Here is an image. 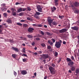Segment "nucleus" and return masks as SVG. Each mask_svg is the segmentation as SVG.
I'll use <instances>...</instances> for the list:
<instances>
[{"mask_svg": "<svg viewBox=\"0 0 79 79\" xmlns=\"http://www.w3.org/2000/svg\"><path fill=\"white\" fill-rule=\"evenodd\" d=\"M52 24H53V25L56 26L57 24L56 22H52Z\"/></svg>", "mask_w": 79, "mask_h": 79, "instance_id": "obj_34", "label": "nucleus"}, {"mask_svg": "<svg viewBox=\"0 0 79 79\" xmlns=\"http://www.w3.org/2000/svg\"><path fill=\"white\" fill-rule=\"evenodd\" d=\"M74 5L76 6H78L79 5V4L78 3V2H76L74 3Z\"/></svg>", "mask_w": 79, "mask_h": 79, "instance_id": "obj_28", "label": "nucleus"}, {"mask_svg": "<svg viewBox=\"0 0 79 79\" xmlns=\"http://www.w3.org/2000/svg\"><path fill=\"white\" fill-rule=\"evenodd\" d=\"M17 55L16 54H13L12 55V56L14 58H15Z\"/></svg>", "mask_w": 79, "mask_h": 79, "instance_id": "obj_18", "label": "nucleus"}, {"mask_svg": "<svg viewBox=\"0 0 79 79\" xmlns=\"http://www.w3.org/2000/svg\"><path fill=\"white\" fill-rule=\"evenodd\" d=\"M61 45V43H60L59 42H58L57 43H56V44L55 46L57 48H59L60 47Z\"/></svg>", "mask_w": 79, "mask_h": 79, "instance_id": "obj_2", "label": "nucleus"}, {"mask_svg": "<svg viewBox=\"0 0 79 79\" xmlns=\"http://www.w3.org/2000/svg\"><path fill=\"white\" fill-rule=\"evenodd\" d=\"M27 36L29 39H32L33 38V36L32 35H27Z\"/></svg>", "mask_w": 79, "mask_h": 79, "instance_id": "obj_14", "label": "nucleus"}, {"mask_svg": "<svg viewBox=\"0 0 79 79\" xmlns=\"http://www.w3.org/2000/svg\"><path fill=\"white\" fill-rule=\"evenodd\" d=\"M71 67H72L71 68V70L72 71H74L75 70V66H70Z\"/></svg>", "mask_w": 79, "mask_h": 79, "instance_id": "obj_16", "label": "nucleus"}, {"mask_svg": "<svg viewBox=\"0 0 79 79\" xmlns=\"http://www.w3.org/2000/svg\"><path fill=\"white\" fill-rule=\"evenodd\" d=\"M52 9V12H54L56 9V8L55 6H53V8H51Z\"/></svg>", "mask_w": 79, "mask_h": 79, "instance_id": "obj_13", "label": "nucleus"}, {"mask_svg": "<svg viewBox=\"0 0 79 79\" xmlns=\"http://www.w3.org/2000/svg\"><path fill=\"white\" fill-rule=\"evenodd\" d=\"M19 4H20V3H19L18 2H16V3L15 4L16 5H19Z\"/></svg>", "mask_w": 79, "mask_h": 79, "instance_id": "obj_64", "label": "nucleus"}, {"mask_svg": "<svg viewBox=\"0 0 79 79\" xmlns=\"http://www.w3.org/2000/svg\"><path fill=\"white\" fill-rule=\"evenodd\" d=\"M48 43L51 46H53V43L52 42H51L50 40H49L48 41Z\"/></svg>", "mask_w": 79, "mask_h": 79, "instance_id": "obj_10", "label": "nucleus"}, {"mask_svg": "<svg viewBox=\"0 0 79 79\" xmlns=\"http://www.w3.org/2000/svg\"><path fill=\"white\" fill-rule=\"evenodd\" d=\"M74 63L73 61H70L69 62V63H68V65L70 66V65H73L74 64Z\"/></svg>", "mask_w": 79, "mask_h": 79, "instance_id": "obj_11", "label": "nucleus"}, {"mask_svg": "<svg viewBox=\"0 0 79 79\" xmlns=\"http://www.w3.org/2000/svg\"><path fill=\"white\" fill-rule=\"evenodd\" d=\"M51 46H47V48H48V49H49V51H50V52H52V49H51Z\"/></svg>", "mask_w": 79, "mask_h": 79, "instance_id": "obj_12", "label": "nucleus"}, {"mask_svg": "<svg viewBox=\"0 0 79 79\" xmlns=\"http://www.w3.org/2000/svg\"><path fill=\"white\" fill-rule=\"evenodd\" d=\"M38 53L39 54H41L42 53V51H38Z\"/></svg>", "mask_w": 79, "mask_h": 79, "instance_id": "obj_54", "label": "nucleus"}, {"mask_svg": "<svg viewBox=\"0 0 79 79\" xmlns=\"http://www.w3.org/2000/svg\"><path fill=\"white\" fill-rule=\"evenodd\" d=\"M36 40L37 41L40 40V39L39 38V37H37L36 38Z\"/></svg>", "mask_w": 79, "mask_h": 79, "instance_id": "obj_47", "label": "nucleus"}, {"mask_svg": "<svg viewBox=\"0 0 79 79\" xmlns=\"http://www.w3.org/2000/svg\"><path fill=\"white\" fill-rule=\"evenodd\" d=\"M46 34L48 35H49V36H51L52 35V33H49L48 32H46Z\"/></svg>", "mask_w": 79, "mask_h": 79, "instance_id": "obj_23", "label": "nucleus"}, {"mask_svg": "<svg viewBox=\"0 0 79 79\" xmlns=\"http://www.w3.org/2000/svg\"><path fill=\"white\" fill-rule=\"evenodd\" d=\"M26 48H23V49L22 50L23 52L24 53H25L26 52Z\"/></svg>", "mask_w": 79, "mask_h": 79, "instance_id": "obj_29", "label": "nucleus"}, {"mask_svg": "<svg viewBox=\"0 0 79 79\" xmlns=\"http://www.w3.org/2000/svg\"><path fill=\"white\" fill-rule=\"evenodd\" d=\"M2 25H0V32H2Z\"/></svg>", "mask_w": 79, "mask_h": 79, "instance_id": "obj_40", "label": "nucleus"}, {"mask_svg": "<svg viewBox=\"0 0 79 79\" xmlns=\"http://www.w3.org/2000/svg\"><path fill=\"white\" fill-rule=\"evenodd\" d=\"M2 6H5L6 5V4L5 3H3L2 4Z\"/></svg>", "mask_w": 79, "mask_h": 79, "instance_id": "obj_62", "label": "nucleus"}, {"mask_svg": "<svg viewBox=\"0 0 79 79\" xmlns=\"http://www.w3.org/2000/svg\"><path fill=\"white\" fill-rule=\"evenodd\" d=\"M64 16L59 15V18L60 19H62V18H64Z\"/></svg>", "mask_w": 79, "mask_h": 79, "instance_id": "obj_37", "label": "nucleus"}, {"mask_svg": "<svg viewBox=\"0 0 79 79\" xmlns=\"http://www.w3.org/2000/svg\"><path fill=\"white\" fill-rule=\"evenodd\" d=\"M14 75H15V76H16L17 75V73L15 72H14Z\"/></svg>", "mask_w": 79, "mask_h": 79, "instance_id": "obj_55", "label": "nucleus"}, {"mask_svg": "<svg viewBox=\"0 0 79 79\" xmlns=\"http://www.w3.org/2000/svg\"><path fill=\"white\" fill-rule=\"evenodd\" d=\"M17 25L20 26H22V23H17Z\"/></svg>", "mask_w": 79, "mask_h": 79, "instance_id": "obj_35", "label": "nucleus"}, {"mask_svg": "<svg viewBox=\"0 0 79 79\" xmlns=\"http://www.w3.org/2000/svg\"><path fill=\"white\" fill-rule=\"evenodd\" d=\"M27 20L29 21H30L31 20V19L30 17H28L27 18Z\"/></svg>", "mask_w": 79, "mask_h": 79, "instance_id": "obj_50", "label": "nucleus"}, {"mask_svg": "<svg viewBox=\"0 0 79 79\" xmlns=\"http://www.w3.org/2000/svg\"><path fill=\"white\" fill-rule=\"evenodd\" d=\"M68 8V6L67 5H66L65 6V9L66 10H67Z\"/></svg>", "mask_w": 79, "mask_h": 79, "instance_id": "obj_48", "label": "nucleus"}, {"mask_svg": "<svg viewBox=\"0 0 79 79\" xmlns=\"http://www.w3.org/2000/svg\"><path fill=\"white\" fill-rule=\"evenodd\" d=\"M37 8L38 9V11L40 12H42V8L40 7V5H38L37 6Z\"/></svg>", "mask_w": 79, "mask_h": 79, "instance_id": "obj_3", "label": "nucleus"}, {"mask_svg": "<svg viewBox=\"0 0 79 79\" xmlns=\"http://www.w3.org/2000/svg\"><path fill=\"white\" fill-rule=\"evenodd\" d=\"M27 11H30L31 10V8L28 6H27Z\"/></svg>", "mask_w": 79, "mask_h": 79, "instance_id": "obj_26", "label": "nucleus"}, {"mask_svg": "<svg viewBox=\"0 0 79 79\" xmlns=\"http://www.w3.org/2000/svg\"><path fill=\"white\" fill-rule=\"evenodd\" d=\"M37 37H42V35L40 34H37Z\"/></svg>", "mask_w": 79, "mask_h": 79, "instance_id": "obj_38", "label": "nucleus"}, {"mask_svg": "<svg viewBox=\"0 0 79 79\" xmlns=\"http://www.w3.org/2000/svg\"><path fill=\"white\" fill-rule=\"evenodd\" d=\"M43 57L44 59H46L48 58H50L51 57L48 55V54H43Z\"/></svg>", "mask_w": 79, "mask_h": 79, "instance_id": "obj_1", "label": "nucleus"}, {"mask_svg": "<svg viewBox=\"0 0 79 79\" xmlns=\"http://www.w3.org/2000/svg\"><path fill=\"white\" fill-rule=\"evenodd\" d=\"M28 60V59L27 58H24L23 59V62H27Z\"/></svg>", "mask_w": 79, "mask_h": 79, "instance_id": "obj_19", "label": "nucleus"}, {"mask_svg": "<svg viewBox=\"0 0 79 79\" xmlns=\"http://www.w3.org/2000/svg\"><path fill=\"white\" fill-rule=\"evenodd\" d=\"M71 59H72V60H74V58L73 56H72V57H71Z\"/></svg>", "mask_w": 79, "mask_h": 79, "instance_id": "obj_57", "label": "nucleus"}, {"mask_svg": "<svg viewBox=\"0 0 79 79\" xmlns=\"http://www.w3.org/2000/svg\"><path fill=\"white\" fill-rule=\"evenodd\" d=\"M79 27L77 26H75L74 27H71V29L73 30H74V31H77L78 30Z\"/></svg>", "mask_w": 79, "mask_h": 79, "instance_id": "obj_5", "label": "nucleus"}, {"mask_svg": "<svg viewBox=\"0 0 79 79\" xmlns=\"http://www.w3.org/2000/svg\"><path fill=\"white\" fill-rule=\"evenodd\" d=\"M11 10L12 11H12V12H14V11H15V9H14L13 8H11Z\"/></svg>", "mask_w": 79, "mask_h": 79, "instance_id": "obj_59", "label": "nucleus"}, {"mask_svg": "<svg viewBox=\"0 0 79 79\" xmlns=\"http://www.w3.org/2000/svg\"><path fill=\"white\" fill-rule=\"evenodd\" d=\"M42 26V25L41 24H38L37 25V27H41Z\"/></svg>", "mask_w": 79, "mask_h": 79, "instance_id": "obj_46", "label": "nucleus"}, {"mask_svg": "<svg viewBox=\"0 0 79 79\" xmlns=\"http://www.w3.org/2000/svg\"><path fill=\"white\" fill-rule=\"evenodd\" d=\"M23 26L25 27H27L28 26V25L26 24H23Z\"/></svg>", "mask_w": 79, "mask_h": 79, "instance_id": "obj_42", "label": "nucleus"}, {"mask_svg": "<svg viewBox=\"0 0 79 79\" xmlns=\"http://www.w3.org/2000/svg\"><path fill=\"white\" fill-rule=\"evenodd\" d=\"M33 26L35 27H37V25L36 24H33Z\"/></svg>", "mask_w": 79, "mask_h": 79, "instance_id": "obj_63", "label": "nucleus"}, {"mask_svg": "<svg viewBox=\"0 0 79 79\" xmlns=\"http://www.w3.org/2000/svg\"><path fill=\"white\" fill-rule=\"evenodd\" d=\"M61 59H60L59 60H58L57 61L58 63H59L60 62V61H61Z\"/></svg>", "mask_w": 79, "mask_h": 79, "instance_id": "obj_56", "label": "nucleus"}, {"mask_svg": "<svg viewBox=\"0 0 79 79\" xmlns=\"http://www.w3.org/2000/svg\"><path fill=\"white\" fill-rule=\"evenodd\" d=\"M3 15L5 17L7 16V14L6 13H4L3 14Z\"/></svg>", "mask_w": 79, "mask_h": 79, "instance_id": "obj_41", "label": "nucleus"}, {"mask_svg": "<svg viewBox=\"0 0 79 79\" xmlns=\"http://www.w3.org/2000/svg\"><path fill=\"white\" fill-rule=\"evenodd\" d=\"M53 20H54V19H48V22L49 23H52L53 22Z\"/></svg>", "mask_w": 79, "mask_h": 79, "instance_id": "obj_9", "label": "nucleus"}, {"mask_svg": "<svg viewBox=\"0 0 79 79\" xmlns=\"http://www.w3.org/2000/svg\"><path fill=\"white\" fill-rule=\"evenodd\" d=\"M52 41L53 42V43H55V40L53 39H52Z\"/></svg>", "mask_w": 79, "mask_h": 79, "instance_id": "obj_60", "label": "nucleus"}, {"mask_svg": "<svg viewBox=\"0 0 79 79\" xmlns=\"http://www.w3.org/2000/svg\"><path fill=\"white\" fill-rule=\"evenodd\" d=\"M23 14H24V13H23L21 12V13H20L19 14V16H23Z\"/></svg>", "mask_w": 79, "mask_h": 79, "instance_id": "obj_44", "label": "nucleus"}, {"mask_svg": "<svg viewBox=\"0 0 79 79\" xmlns=\"http://www.w3.org/2000/svg\"><path fill=\"white\" fill-rule=\"evenodd\" d=\"M34 17L36 18V19H38L39 18L38 16L37 15V14H36L34 15Z\"/></svg>", "mask_w": 79, "mask_h": 79, "instance_id": "obj_31", "label": "nucleus"}, {"mask_svg": "<svg viewBox=\"0 0 79 79\" xmlns=\"http://www.w3.org/2000/svg\"><path fill=\"white\" fill-rule=\"evenodd\" d=\"M51 66H52L54 67L55 66V65L54 63H52V64Z\"/></svg>", "mask_w": 79, "mask_h": 79, "instance_id": "obj_52", "label": "nucleus"}, {"mask_svg": "<svg viewBox=\"0 0 79 79\" xmlns=\"http://www.w3.org/2000/svg\"><path fill=\"white\" fill-rule=\"evenodd\" d=\"M41 45L43 47H44L46 46V45H45V44L44 43H42L41 44Z\"/></svg>", "mask_w": 79, "mask_h": 79, "instance_id": "obj_32", "label": "nucleus"}, {"mask_svg": "<svg viewBox=\"0 0 79 79\" xmlns=\"http://www.w3.org/2000/svg\"><path fill=\"white\" fill-rule=\"evenodd\" d=\"M12 14L13 16H16V12H12Z\"/></svg>", "mask_w": 79, "mask_h": 79, "instance_id": "obj_30", "label": "nucleus"}, {"mask_svg": "<svg viewBox=\"0 0 79 79\" xmlns=\"http://www.w3.org/2000/svg\"><path fill=\"white\" fill-rule=\"evenodd\" d=\"M66 60L68 62H70L72 61V60L69 58H67L66 59Z\"/></svg>", "mask_w": 79, "mask_h": 79, "instance_id": "obj_24", "label": "nucleus"}, {"mask_svg": "<svg viewBox=\"0 0 79 79\" xmlns=\"http://www.w3.org/2000/svg\"><path fill=\"white\" fill-rule=\"evenodd\" d=\"M11 49L14 51L17 52H19V49L18 48L16 47H12Z\"/></svg>", "mask_w": 79, "mask_h": 79, "instance_id": "obj_4", "label": "nucleus"}, {"mask_svg": "<svg viewBox=\"0 0 79 79\" xmlns=\"http://www.w3.org/2000/svg\"><path fill=\"white\" fill-rule=\"evenodd\" d=\"M7 22L9 23H12V21L10 19H8L7 20Z\"/></svg>", "mask_w": 79, "mask_h": 79, "instance_id": "obj_20", "label": "nucleus"}, {"mask_svg": "<svg viewBox=\"0 0 79 79\" xmlns=\"http://www.w3.org/2000/svg\"><path fill=\"white\" fill-rule=\"evenodd\" d=\"M35 14L37 15H40L41 13L39 12H36Z\"/></svg>", "mask_w": 79, "mask_h": 79, "instance_id": "obj_43", "label": "nucleus"}, {"mask_svg": "<svg viewBox=\"0 0 79 79\" xmlns=\"http://www.w3.org/2000/svg\"><path fill=\"white\" fill-rule=\"evenodd\" d=\"M59 0H54L55 3V5L56 6H57L58 5V2Z\"/></svg>", "mask_w": 79, "mask_h": 79, "instance_id": "obj_21", "label": "nucleus"}, {"mask_svg": "<svg viewBox=\"0 0 79 79\" xmlns=\"http://www.w3.org/2000/svg\"><path fill=\"white\" fill-rule=\"evenodd\" d=\"M7 9V8H5V7L3 6V8L2 9V11H5V10H6Z\"/></svg>", "mask_w": 79, "mask_h": 79, "instance_id": "obj_36", "label": "nucleus"}, {"mask_svg": "<svg viewBox=\"0 0 79 79\" xmlns=\"http://www.w3.org/2000/svg\"><path fill=\"white\" fill-rule=\"evenodd\" d=\"M27 22V21L26 20H20L21 23H26V22Z\"/></svg>", "mask_w": 79, "mask_h": 79, "instance_id": "obj_22", "label": "nucleus"}, {"mask_svg": "<svg viewBox=\"0 0 79 79\" xmlns=\"http://www.w3.org/2000/svg\"><path fill=\"white\" fill-rule=\"evenodd\" d=\"M17 11H18V12H17V13H19L20 12L22 11V9L21 8H20L19 9L17 10Z\"/></svg>", "mask_w": 79, "mask_h": 79, "instance_id": "obj_27", "label": "nucleus"}, {"mask_svg": "<svg viewBox=\"0 0 79 79\" xmlns=\"http://www.w3.org/2000/svg\"><path fill=\"white\" fill-rule=\"evenodd\" d=\"M73 10H76L74 11L75 13L77 14V13H78V12H79L77 10H76V8H73Z\"/></svg>", "mask_w": 79, "mask_h": 79, "instance_id": "obj_25", "label": "nucleus"}, {"mask_svg": "<svg viewBox=\"0 0 79 79\" xmlns=\"http://www.w3.org/2000/svg\"><path fill=\"white\" fill-rule=\"evenodd\" d=\"M40 32H41L42 35H44V32L43 31H41Z\"/></svg>", "mask_w": 79, "mask_h": 79, "instance_id": "obj_58", "label": "nucleus"}, {"mask_svg": "<svg viewBox=\"0 0 79 79\" xmlns=\"http://www.w3.org/2000/svg\"><path fill=\"white\" fill-rule=\"evenodd\" d=\"M68 73H72V72L71 70H69L68 71Z\"/></svg>", "mask_w": 79, "mask_h": 79, "instance_id": "obj_61", "label": "nucleus"}, {"mask_svg": "<svg viewBox=\"0 0 79 79\" xmlns=\"http://www.w3.org/2000/svg\"><path fill=\"white\" fill-rule=\"evenodd\" d=\"M33 30H34V29L31 27H29L28 29V31L30 33L33 32L32 31Z\"/></svg>", "mask_w": 79, "mask_h": 79, "instance_id": "obj_6", "label": "nucleus"}, {"mask_svg": "<svg viewBox=\"0 0 79 79\" xmlns=\"http://www.w3.org/2000/svg\"><path fill=\"white\" fill-rule=\"evenodd\" d=\"M9 42H11V43H13L14 42L13 40H9Z\"/></svg>", "mask_w": 79, "mask_h": 79, "instance_id": "obj_49", "label": "nucleus"}, {"mask_svg": "<svg viewBox=\"0 0 79 79\" xmlns=\"http://www.w3.org/2000/svg\"><path fill=\"white\" fill-rule=\"evenodd\" d=\"M58 53L57 52H56L55 56H58Z\"/></svg>", "mask_w": 79, "mask_h": 79, "instance_id": "obj_45", "label": "nucleus"}, {"mask_svg": "<svg viewBox=\"0 0 79 79\" xmlns=\"http://www.w3.org/2000/svg\"><path fill=\"white\" fill-rule=\"evenodd\" d=\"M35 44V43L34 42H33L32 43H31V45L33 46H34Z\"/></svg>", "mask_w": 79, "mask_h": 79, "instance_id": "obj_53", "label": "nucleus"}, {"mask_svg": "<svg viewBox=\"0 0 79 79\" xmlns=\"http://www.w3.org/2000/svg\"><path fill=\"white\" fill-rule=\"evenodd\" d=\"M77 73H79V69H77L76 70V72H75Z\"/></svg>", "mask_w": 79, "mask_h": 79, "instance_id": "obj_33", "label": "nucleus"}, {"mask_svg": "<svg viewBox=\"0 0 79 79\" xmlns=\"http://www.w3.org/2000/svg\"><path fill=\"white\" fill-rule=\"evenodd\" d=\"M22 56H25V57H27V55L26 54H25L24 53H23L22 54Z\"/></svg>", "mask_w": 79, "mask_h": 79, "instance_id": "obj_39", "label": "nucleus"}, {"mask_svg": "<svg viewBox=\"0 0 79 79\" xmlns=\"http://www.w3.org/2000/svg\"><path fill=\"white\" fill-rule=\"evenodd\" d=\"M21 73L23 75H25L27 73V72L26 70H22L21 72Z\"/></svg>", "mask_w": 79, "mask_h": 79, "instance_id": "obj_7", "label": "nucleus"}, {"mask_svg": "<svg viewBox=\"0 0 79 79\" xmlns=\"http://www.w3.org/2000/svg\"><path fill=\"white\" fill-rule=\"evenodd\" d=\"M27 8H23V11H25V10H27Z\"/></svg>", "mask_w": 79, "mask_h": 79, "instance_id": "obj_51", "label": "nucleus"}, {"mask_svg": "<svg viewBox=\"0 0 79 79\" xmlns=\"http://www.w3.org/2000/svg\"><path fill=\"white\" fill-rule=\"evenodd\" d=\"M49 70L50 72L52 71L55 70V69L52 67L51 66L50 67H49Z\"/></svg>", "mask_w": 79, "mask_h": 79, "instance_id": "obj_15", "label": "nucleus"}, {"mask_svg": "<svg viewBox=\"0 0 79 79\" xmlns=\"http://www.w3.org/2000/svg\"><path fill=\"white\" fill-rule=\"evenodd\" d=\"M67 31V30L66 29H63L60 30V33H64Z\"/></svg>", "mask_w": 79, "mask_h": 79, "instance_id": "obj_8", "label": "nucleus"}, {"mask_svg": "<svg viewBox=\"0 0 79 79\" xmlns=\"http://www.w3.org/2000/svg\"><path fill=\"white\" fill-rule=\"evenodd\" d=\"M50 72L51 74H55L56 73V70H55V69L51 71Z\"/></svg>", "mask_w": 79, "mask_h": 79, "instance_id": "obj_17", "label": "nucleus"}]
</instances>
